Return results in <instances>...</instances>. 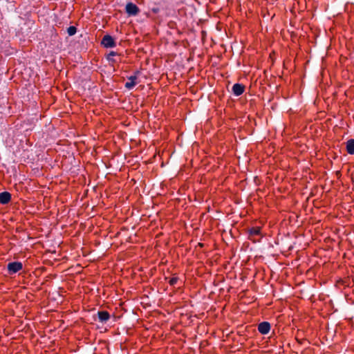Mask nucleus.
<instances>
[{
    "label": "nucleus",
    "instance_id": "obj_5",
    "mask_svg": "<svg viewBox=\"0 0 354 354\" xmlns=\"http://www.w3.org/2000/svg\"><path fill=\"white\" fill-rule=\"evenodd\" d=\"M245 91V86L241 84H234L232 86V92L234 95L239 96L243 93Z\"/></svg>",
    "mask_w": 354,
    "mask_h": 354
},
{
    "label": "nucleus",
    "instance_id": "obj_12",
    "mask_svg": "<svg viewBox=\"0 0 354 354\" xmlns=\"http://www.w3.org/2000/svg\"><path fill=\"white\" fill-rule=\"evenodd\" d=\"M76 32H77V28H76V27H75L73 26H69L67 28V32H68V35H70V36L74 35L76 33Z\"/></svg>",
    "mask_w": 354,
    "mask_h": 354
},
{
    "label": "nucleus",
    "instance_id": "obj_14",
    "mask_svg": "<svg viewBox=\"0 0 354 354\" xmlns=\"http://www.w3.org/2000/svg\"><path fill=\"white\" fill-rule=\"evenodd\" d=\"M275 59H276V53L274 51H272L269 55L268 60H270L272 64H273Z\"/></svg>",
    "mask_w": 354,
    "mask_h": 354
},
{
    "label": "nucleus",
    "instance_id": "obj_6",
    "mask_svg": "<svg viewBox=\"0 0 354 354\" xmlns=\"http://www.w3.org/2000/svg\"><path fill=\"white\" fill-rule=\"evenodd\" d=\"M11 194L8 192H3L0 193V203L6 205L11 201Z\"/></svg>",
    "mask_w": 354,
    "mask_h": 354
},
{
    "label": "nucleus",
    "instance_id": "obj_3",
    "mask_svg": "<svg viewBox=\"0 0 354 354\" xmlns=\"http://www.w3.org/2000/svg\"><path fill=\"white\" fill-rule=\"evenodd\" d=\"M101 44L106 48H113L116 46L113 38L109 35L103 37Z\"/></svg>",
    "mask_w": 354,
    "mask_h": 354
},
{
    "label": "nucleus",
    "instance_id": "obj_16",
    "mask_svg": "<svg viewBox=\"0 0 354 354\" xmlns=\"http://www.w3.org/2000/svg\"><path fill=\"white\" fill-rule=\"evenodd\" d=\"M270 330V324L269 322H267V335H268Z\"/></svg>",
    "mask_w": 354,
    "mask_h": 354
},
{
    "label": "nucleus",
    "instance_id": "obj_17",
    "mask_svg": "<svg viewBox=\"0 0 354 354\" xmlns=\"http://www.w3.org/2000/svg\"><path fill=\"white\" fill-rule=\"evenodd\" d=\"M270 290H271V293H272V296L274 297L275 296L274 290L273 288V286L272 285H270Z\"/></svg>",
    "mask_w": 354,
    "mask_h": 354
},
{
    "label": "nucleus",
    "instance_id": "obj_7",
    "mask_svg": "<svg viewBox=\"0 0 354 354\" xmlns=\"http://www.w3.org/2000/svg\"><path fill=\"white\" fill-rule=\"evenodd\" d=\"M97 315L99 321L101 322H106L110 319V314L105 310L98 311Z\"/></svg>",
    "mask_w": 354,
    "mask_h": 354
},
{
    "label": "nucleus",
    "instance_id": "obj_1",
    "mask_svg": "<svg viewBox=\"0 0 354 354\" xmlns=\"http://www.w3.org/2000/svg\"><path fill=\"white\" fill-rule=\"evenodd\" d=\"M23 269V264L20 261L10 262L7 265V270L9 274H14Z\"/></svg>",
    "mask_w": 354,
    "mask_h": 354
},
{
    "label": "nucleus",
    "instance_id": "obj_2",
    "mask_svg": "<svg viewBox=\"0 0 354 354\" xmlns=\"http://www.w3.org/2000/svg\"><path fill=\"white\" fill-rule=\"evenodd\" d=\"M125 11L129 16H136L140 12V9L135 3L129 2L126 5Z\"/></svg>",
    "mask_w": 354,
    "mask_h": 354
},
{
    "label": "nucleus",
    "instance_id": "obj_18",
    "mask_svg": "<svg viewBox=\"0 0 354 354\" xmlns=\"http://www.w3.org/2000/svg\"><path fill=\"white\" fill-rule=\"evenodd\" d=\"M158 11H159V9H158V8H153V9H152V12H153V13H157Z\"/></svg>",
    "mask_w": 354,
    "mask_h": 354
},
{
    "label": "nucleus",
    "instance_id": "obj_8",
    "mask_svg": "<svg viewBox=\"0 0 354 354\" xmlns=\"http://www.w3.org/2000/svg\"><path fill=\"white\" fill-rule=\"evenodd\" d=\"M346 152L350 155L354 154V139H349L346 142Z\"/></svg>",
    "mask_w": 354,
    "mask_h": 354
},
{
    "label": "nucleus",
    "instance_id": "obj_10",
    "mask_svg": "<svg viewBox=\"0 0 354 354\" xmlns=\"http://www.w3.org/2000/svg\"><path fill=\"white\" fill-rule=\"evenodd\" d=\"M261 228L260 227L256 226L253 227L250 230V236H261L262 238V235L261 233Z\"/></svg>",
    "mask_w": 354,
    "mask_h": 354
},
{
    "label": "nucleus",
    "instance_id": "obj_9",
    "mask_svg": "<svg viewBox=\"0 0 354 354\" xmlns=\"http://www.w3.org/2000/svg\"><path fill=\"white\" fill-rule=\"evenodd\" d=\"M269 343H270V345L272 346H275V344L277 343L274 338H272V337L270 335L268 337L267 339V353H272L274 351L273 348H269Z\"/></svg>",
    "mask_w": 354,
    "mask_h": 354
},
{
    "label": "nucleus",
    "instance_id": "obj_13",
    "mask_svg": "<svg viewBox=\"0 0 354 354\" xmlns=\"http://www.w3.org/2000/svg\"><path fill=\"white\" fill-rule=\"evenodd\" d=\"M178 277H174L172 278H171L169 281V283L170 286H175L178 281Z\"/></svg>",
    "mask_w": 354,
    "mask_h": 354
},
{
    "label": "nucleus",
    "instance_id": "obj_15",
    "mask_svg": "<svg viewBox=\"0 0 354 354\" xmlns=\"http://www.w3.org/2000/svg\"><path fill=\"white\" fill-rule=\"evenodd\" d=\"M117 55V53L114 51H111L107 56V59L109 60V61H111L113 62H115V60L112 58L113 57Z\"/></svg>",
    "mask_w": 354,
    "mask_h": 354
},
{
    "label": "nucleus",
    "instance_id": "obj_4",
    "mask_svg": "<svg viewBox=\"0 0 354 354\" xmlns=\"http://www.w3.org/2000/svg\"><path fill=\"white\" fill-rule=\"evenodd\" d=\"M137 79L136 75L129 77L128 82H127L124 85L125 88L129 90L132 89L137 84Z\"/></svg>",
    "mask_w": 354,
    "mask_h": 354
},
{
    "label": "nucleus",
    "instance_id": "obj_11",
    "mask_svg": "<svg viewBox=\"0 0 354 354\" xmlns=\"http://www.w3.org/2000/svg\"><path fill=\"white\" fill-rule=\"evenodd\" d=\"M258 330L261 334H263V335L266 334V322H262L261 323L259 324Z\"/></svg>",
    "mask_w": 354,
    "mask_h": 354
}]
</instances>
